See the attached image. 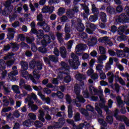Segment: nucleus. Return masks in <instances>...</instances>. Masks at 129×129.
<instances>
[{"label":"nucleus","instance_id":"nucleus-1","mask_svg":"<svg viewBox=\"0 0 129 129\" xmlns=\"http://www.w3.org/2000/svg\"><path fill=\"white\" fill-rule=\"evenodd\" d=\"M30 26L31 27V32L32 34L36 35L37 38V43L38 44H42L43 46L46 47L47 44L50 43V39L48 34L44 35V31L42 29L37 30L36 29V23L34 21H33L31 24Z\"/></svg>","mask_w":129,"mask_h":129},{"label":"nucleus","instance_id":"nucleus-2","mask_svg":"<svg viewBox=\"0 0 129 129\" xmlns=\"http://www.w3.org/2000/svg\"><path fill=\"white\" fill-rule=\"evenodd\" d=\"M124 12L125 13H122L116 19V22L117 24H126V23H129V7L126 6L124 9Z\"/></svg>","mask_w":129,"mask_h":129},{"label":"nucleus","instance_id":"nucleus-3","mask_svg":"<svg viewBox=\"0 0 129 129\" xmlns=\"http://www.w3.org/2000/svg\"><path fill=\"white\" fill-rule=\"evenodd\" d=\"M72 59L69 60L70 66L72 67L73 69L76 70L78 69L79 66H80V61H79V57L75 53H73L71 55Z\"/></svg>","mask_w":129,"mask_h":129},{"label":"nucleus","instance_id":"nucleus-4","mask_svg":"<svg viewBox=\"0 0 129 129\" xmlns=\"http://www.w3.org/2000/svg\"><path fill=\"white\" fill-rule=\"evenodd\" d=\"M5 8L2 11L3 16H9L13 12L14 7L12 6V2L11 1H7L5 5Z\"/></svg>","mask_w":129,"mask_h":129},{"label":"nucleus","instance_id":"nucleus-5","mask_svg":"<svg viewBox=\"0 0 129 129\" xmlns=\"http://www.w3.org/2000/svg\"><path fill=\"white\" fill-rule=\"evenodd\" d=\"M37 67L38 70H42L43 69V64L39 60H32L29 62V68L32 70Z\"/></svg>","mask_w":129,"mask_h":129},{"label":"nucleus","instance_id":"nucleus-6","mask_svg":"<svg viewBox=\"0 0 129 129\" xmlns=\"http://www.w3.org/2000/svg\"><path fill=\"white\" fill-rule=\"evenodd\" d=\"M116 98L117 106L118 107H121V109H120V112L122 114H125V113H126V109H125V107H123L124 103H123V101H122V100H121V97H120L119 96H118Z\"/></svg>","mask_w":129,"mask_h":129},{"label":"nucleus","instance_id":"nucleus-7","mask_svg":"<svg viewBox=\"0 0 129 129\" xmlns=\"http://www.w3.org/2000/svg\"><path fill=\"white\" fill-rule=\"evenodd\" d=\"M65 118L64 117L60 118L58 119V122H56L54 126H49L48 127V129H57L61 128L63 125L65 124Z\"/></svg>","mask_w":129,"mask_h":129},{"label":"nucleus","instance_id":"nucleus-8","mask_svg":"<svg viewBox=\"0 0 129 129\" xmlns=\"http://www.w3.org/2000/svg\"><path fill=\"white\" fill-rule=\"evenodd\" d=\"M79 12V7L77 6H75L72 10H68L67 12V16L69 19H73L74 18V15L78 14Z\"/></svg>","mask_w":129,"mask_h":129},{"label":"nucleus","instance_id":"nucleus-9","mask_svg":"<svg viewBox=\"0 0 129 129\" xmlns=\"http://www.w3.org/2000/svg\"><path fill=\"white\" fill-rule=\"evenodd\" d=\"M97 44V39L93 36H90L88 38V46L93 47Z\"/></svg>","mask_w":129,"mask_h":129},{"label":"nucleus","instance_id":"nucleus-10","mask_svg":"<svg viewBox=\"0 0 129 129\" xmlns=\"http://www.w3.org/2000/svg\"><path fill=\"white\" fill-rule=\"evenodd\" d=\"M7 39L9 41H13L14 38H15V34H16V31H15V28H10L8 30Z\"/></svg>","mask_w":129,"mask_h":129},{"label":"nucleus","instance_id":"nucleus-11","mask_svg":"<svg viewBox=\"0 0 129 129\" xmlns=\"http://www.w3.org/2000/svg\"><path fill=\"white\" fill-rule=\"evenodd\" d=\"M86 31L88 33V34H90V35H92L93 34V32L96 30V26L92 24H87V25L86 26Z\"/></svg>","mask_w":129,"mask_h":129},{"label":"nucleus","instance_id":"nucleus-12","mask_svg":"<svg viewBox=\"0 0 129 129\" xmlns=\"http://www.w3.org/2000/svg\"><path fill=\"white\" fill-rule=\"evenodd\" d=\"M76 29L77 31H78V32H83V31L85 30L84 24L82 23V20H81L80 19H78L77 21Z\"/></svg>","mask_w":129,"mask_h":129},{"label":"nucleus","instance_id":"nucleus-13","mask_svg":"<svg viewBox=\"0 0 129 129\" xmlns=\"http://www.w3.org/2000/svg\"><path fill=\"white\" fill-rule=\"evenodd\" d=\"M55 9V8L54 7H49V6H45L44 7L42 10V12L43 14H49V15H51L54 12V10Z\"/></svg>","mask_w":129,"mask_h":129},{"label":"nucleus","instance_id":"nucleus-14","mask_svg":"<svg viewBox=\"0 0 129 129\" xmlns=\"http://www.w3.org/2000/svg\"><path fill=\"white\" fill-rule=\"evenodd\" d=\"M60 65L61 66L62 70H66V71H68V72L64 71L62 72V73L63 74H66V75H68V74H69V70H68V68H69V66H68V64L64 61H61L60 63Z\"/></svg>","mask_w":129,"mask_h":129},{"label":"nucleus","instance_id":"nucleus-15","mask_svg":"<svg viewBox=\"0 0 129 129\" xmlns=\"http://www.w3.org/2000/svg\"><path fill=\"white\" fill-rule=\"evenodd\" d=\"M127 29V26H120L118 27L117 33L118 35H123L125 33V30Z\"/></svg>","mask_w":129,"mask_h":129},{"label":"nucleus","instance_id":"nucleus-16","mask_svg":"<svg viewBox=\"0 0 129 129\" xmlns=\"http://www.w3.org/2000/svg\"><path fill=\"white\" fill-rule=\"evenodd\" d=\"M39 115H38V119L40 121H42V122H45V121H46V119L44 118V116H45V111L39 110Z\"/></svg>","mask_w":129,"mask_h":129},{"label":"nucleus","instance_id":"nucleus-17","mask_svg":"<svg viewBox=\"0 0 129 129\" xmlns=\"http://www.w3.org/2000/svg\"><path fill=\"white\" fill-rule=\"evenodd\" d=\"M20 64L21 65V69L22 71H27V69H29V64L27 61L24 60H22L20 62Z\"/></svg>","mask_w":129,"mask_h":129},{"label":"nucleus","instance_id":"nucleus-18","mask_svg":"<svg viewBox=\"0 0 129 129\" xmlns=\"http://www.w3.org/2000/svg\"><path fill=\"white\" fill-rule=\"evenodd\" d=\"M116 52L119 53V54H123L124 56H126L127 54V57L129 55V48L128 47H125L123 50H116Z\"/></svg>","mask_w":129,"mask_h":129},{"label":"nucleus","instance_id":"nucleus-19","mask_svg":"<svg viewBox=\"0 0 129 129\" xmlns=\"http://www.w3.org/2000/svg\"><path fill=\"white\" fill-rule=\"evenodd\" d=\"M10 45L11 46V49L13 52H17V51L20 49V44L17 43L11 42Z\"/></svg>","mask_w":129,"mask_h":129},{"label":"nucleus","instance_id":"nucleus-20","mask_svg":"<svg viewBox=\"0 0 129 129\" xmlns=\"http://www.w3.org/2000/svg\"><path fill=\"white\" fill-rule=\"evenodd\" d=\"M106 12L109 15H115V9L111 6H108L106 8Z\"/></svg>","mask_w":129,"mask_h":129},{"label":"nucleus","instance_id":"nucleus-21","mask_svg":"<svg viewBox=\"0 0 129 129\" xmlns=\"http://www.w3.org/2000/svg\"><path fill=\"white\" fill-rule=\"evenodd\" d=\"M99 17L102 23H106V14H105L104 12H100L99 14Z\"/></svg>","mask_w":129,"mask_h":129},{"label":"nucleus","instance_id":"nucleus-22","mask_svg":"<svg viewBox=\"0 0 129 129\" xmlns=\"http://www.w3.org/2000/svg\"><path fill=\"white\" fill-rule=\"evenodd\" d=\"M60 53L61 57L65 59L67 56V50H66L65 47L60 48Z\"/></svg>","mask_w":129,"mask_h":129},{"label":"nucleus","instance_id":"nucleus-23","mask_svg":"<svg viewBox=\"0 0 129 129\" xmlns=\"http://www.w3.org/2000/svg\"><path fill=\"white\" fill-rule=\"evenodd\" d=\"M98 20V15L97 14H94L93 15H91L89 18V21L92 23H95Z\"/></svg>","mask_w":129,"mask_h":129},{"label":"nucleus","instance_id":"nucleus-24","mask_svg":"<svg viewBox=\"0 0 129 129\" xmlns=\"http://www.w3.org/2000/svg\"><path fill=\"white\" fill-rule=\"evenodd\" d=\"M37 44H38V45H42L43 46V47H40L38 48L39 52H40V53H42V54H45V53L47 52L48 50H47V48L45 47L46 46L43 45L42 43L39 44L38 43V41H37Z\"/></svg>","mask_w":129,"mask_h":129},{"label":"nucleus","instance_id":"nucleus-25","mask_svg":"<svg viewBox=\"0 0 129 129\" xmlns=\"http://www.w3.org/2000/svg\"><path fill=\"white\" fill-rule=\"evenodd\" d=\"M33 123H34V121H32L31 119H27L23 122V125H24V126H27V127L32 125Z\"/></svg>","mask_w":129,"mask_h":129},{"label":"nucleus","instance_id":"nucleus-26","mask_svg":"<svg viewBox=\"0 0 129 129\" xmlns=\"http://www.w3.org/2000/svg\"><path fill=\"white\" fill-rule=\"evenodd\" d=\"M76 79L82 84V85H84V82L83 80H85V78L83 76V75L78 74Z\"/></svg>","mask_w":129,"mask_h":129},{"label":"nucleus","instance_id":"nucleus-27","mask_svg":"<svg viewBox=\"0 0 129 129\" xmlns=\"http://www.w3.org/2000/svg\"><path fill=\"white\" fill-rule=\"evenodd\" d=\"M106 59H107V56L106 55H101L99 56L97 63H100V64H101L103 63L102 61H105Z\"/></svg>","mask_w":129,"mask_h":129},{"label":"nucleus","instance_id":"nucleus-28","mask_svg":"<svg viewBox=\"0 0 129 129\" xmlns=\"http://www.w3.org/2000/svg\"><path fill=\"white\" fill-rule=\"evenodd\" d=\"M56 38L59 43H62V42L64 41V40L63 39V33H60V32H57L56 33Z\"/></svg>","mask_w":129,"mask_h":129},{"label":"nucleus","instance_id":"nucleus-29","mask_svg":"<svg viewBox=\"0 0 129 129\" xmlns=\"http://www.w3.org/2000/svg\"><path fill=\"white\" fill-rule=\"evenodd\" d=\"M3 102L4 107L9 106V104H10V101H9L8 98L6 96H3Z\"/></svg>","mask_w":129,"mask_h":129},{"label":"nucleus","instance_id":"nucleus-30","mask_svg":"<svg viewBox=\"0 0 129 129\" xmlns=\"http://www.w3.org/2000/svg\"><path fill=\"white\" fill-rule=\"evenodd\" d=\"M106 121L107 123H109V124H112L113 122V117L111 115H107L106 117Z\"/></svg>","mask_w":129,"mask_h":129},{"label":"nucleus","instance_id":"nucleus-31","mask_svg":"<svg viewBox=\"0 0 129 129\" xmlns=\"http://www.w3.org/2000/svg\"><path fill=\"white\" fill-rule=\"evenodd\" d=\"M76 49L77 52H81L82 51H84V50H85V47L83 44H78L76 46Z\"/></svg>","mask_w":129,"mask_h":129},{"label":"nucleus","instance_id":"nucleus-32","mask_svg":"<svg viewBox=\"0 0 129 129\" xmlns=\"http://www.w3.org/2000/svg\"><path fill=\"white\" fill-rule=\"evenodd\" d=\"M6 62H5L3 59H0V70H1V71L5 70L6 68Z\"/></svg>","mask_w":129,"mask_h":129},{"label":"nucleus","instance_id":"nucleus-33","mask_svg":"<svg viewBox=\"0 0 129 129\" xmlns=\"http://www.w3.org/2000/svg\"><path fill=\"white\" fill-rule=\"evenodd\" d=\"M12 90L17 94H20L21 91H20V87L17 85H14L12 86Z\"/></svg>","mask_w":129,"mask_h":129},{"label":"nucleus","instance_id":"nucleus-34","mask_svg":"<svg viewBox=\"0 0 129 129\" xmlns=\"http://www.w3.org/2000/svg\"><path fill=\"white\" fill-rule=\"evenodd\" d=\"M5 116H6V118L8 120H14L15 119V117L13 116V114L11 112L9 113V114L6 113Z\"/></svg>","mask_w":129,"mask_h":129},{"label":"nucleus","instance_id":"nucleus-35","mask_svg":"<svg viewBox=\"0 0 129 129\" xmlns=\"http://www.w3.org/2000/svg\"><path fill=\"white\" fill-rule=\"evenodd\" d=\"M48 58L50 59V61L52 62H55V63L57 62L59 59L58 58V57L55 56L54 55H50L48 56Z\"/></svg>","mask_w":129,"mask_h":129},{"label":"nucleus","instance_id":"nucleus-36","mask_svg":"<svg viewBox=\"0 0 129 129\" xmlns=\"http://www.w3.org/2000/svg\"><path fill=\"white\" fill-rule=\"evenodd\" d=\"M42 122H42L41 120H36L35 122H33V123L34 124V125L36 126V127L40 128L42 127V126L43 125V124Z\"/></svg>","mask_w":129,"mask_h":129},{"label":"nucleus","instance_id":"nucleus-37","mask_svg":"<svg viewBox=\"0 0 129 129\" xmlns=\"http://www.w3.org/2000/svg\"><path fill=\"white\" fill-rule=\"evenodd\" d=\"M99 53L101 54V55H105V54H106V50H105V48L103 46H99Z\"/></svg>","mask_w":129,"mask_h":129},{"label":"nucleus","instance_id":"nucleus-38","mask_svg":"<svg viewBox=\"0 0 129 129\" xmlns=\"http://www.w3.org/2000/svg\"><path fill=\"white\" fill-rule=\"evenodd\" d=\"M34 41H35V38L33 36L30 37H26V42L27 44H30L31 45H32V44H34V43H33Z\"/></svg>","mask_w":129,"mask_h":129},{"label":"nucleus","instance_id":"nucleus-39","mask_svg":"<svg viewBox=\"0 0 129 129\" xmlns=\"http://www.w3.org/2000/svg\"><path fill=\"white\" fill-rule=\"evenodd\" d=\"M28 117L30 118V120H36L37 119V116L34 113H29L28 114Z\"/></svg>","mask_w":129,"mask_h":129},{"label":"nucleus","instance_id":"nucleus-40","mask_svg":"<svg viewBox=\"0 0 129 129\" xmlns=\"http://www.w3.org/2000/svg\"><path fill=\"white\" fill-rule=\"evenodd\" d=\"M19 40H20V41L24 42V41L26 40V37L25 36V35L24 34H20L19 35H18L17 37V40L19 41Z\"/></svg>","mask_w":129,"mask_h":129},{"label":"nucleus","instance_id":"nucleus-41","mask_svg":"<svg viewBox=\"0 0 129 129\" xmlns=\"http://www.w3.org/2000/svg\"><path fill=\"white\" fill-rule=\"evenodd\" d=\"M13 116L14 117V118H19L21 115V114H20V112L18 110H16L14 111V112L12 114Z\"/></svg>","mask_w":129,"mask_h":129},{"label":"nucleus","instance_id":"nucleus-42","mask_svg":"<svg viewBox=\"0 0 129 129\" xmlns=\"http://www.w3.org/2000/svg\"><path fill=\"white\" fill-rule=\"evenodd\" d=\"M66 100L68 104H71L72 99H71V96L69 94L66 95Z\"/></svg>","mask_w":129,"mask_h":129},{"label":"nucleus","instance_id":"nucleus-43","mask_svg":"<svg viewBox=\"0 0 129 129\" xmlns=\"http://www.w3.org/2000/svg\"><path fill=\"white\" fill-rule=\"evenodd\" d=\"M117 40L119 42H121V41H125V40H126V38H125V35L121 34L120 36L117 37Z\"/></svg>","mask_w":129,"mask_h":129},{"label":"nucleus","instance_id":"nucleus-44","mask_svg":"<svg viewBox=\"0 0 129 129\" xmlns=\"http://www.w3.org/2000/svg\"><path fill=\"white\" fill-rule=\"evenodd\" d=\"M77 98L78 99V101L81 103H84V102L86 101V100H85L82 96H79Z\"/></svg>","mask_w":129,"mask_h":129},{"label":"nucleus","instance_id":"nucleus-45","mask_svg":"<svg viewBox=\"0 0 129 129\" xmlns=\"http://www.w3.org/2000/svg\"><path fill=\"white\" fill-rule=\"evenodd\" d=\"M74 92L76 95H79L80 94V87L77 86H75Z\"/></svg>","mask_w":129,"mask_h":129},{"label":"nucleus","instance_id":"nucleus-46","mask_svg":"<svg viewBox=\"0 0 129 129\" xmlns=\"http://www.w3.org/2000/svg\"><path fill=\"white\" fill-rule=\"evenodd\" d=\"M56 117H64V116H66V115L65 114V112L64 111H59L56 113L55 115Z\"/></svg>","mask_w":129,"mask_h":129},{"label":"nucleus","instance_id":"nucleus-47","mask_svg":"<svg viewBox=\"0 0 129 129\" xmlns=\"http://www.w3.org/2000/svg\"><path fill=\"white\" fill-rule=\"evenodd\" d=\"M68 117L69 118H72V117L73 116V111H72V108H70V107L68 108Z\"/></svg>","mask_w":129,"mask_h":129},{"label":"nucleus","instance_id":"nucleus-48","mask_svg":"<svg viewBox=\"0 0 129 129\" xmlns=\"http://www.w3.org/2000/svg\"><path fill=\"white\" fill-rule=\"evenodd\" d=\"M127 119V117L124 116H120L117 117L116 120H119V121H123L124 122Z\"/></svg>","mask_w":129,"mask_h":129},{"label":"nucleus","instance_id":"nucleus-49","mask_svg":"<svg viewBox=\"0 0 129 129\" xmlns=\"http://www.w3.org/2000/svg\"><path fill=\"white\" fill-rule=\"evenodd\" d=\"M65 13V9L64 8L60 7L58 9L57 14L58 16H62Z\"/></svg>","mask_w":129,"mask_h":129},{"label":"nucleus","instance_id":"nucleus-50","mask_svg":"<svg viewBox=\"0 0 129 129\" xmlns=\"http://www.w3.org/2000/svg\"><path fill=\"white\" fill-rule=\"evenodd\" d=\"M18 18V15L16 13L13 14L12 15L9 16V19L11 22H13V21H15L16 19Z\"/></svg>","mask_w":129,"mask_h":129},{"label":"nucleus","instance_id":"nucleus-51","mask_svg":"<svg viewBox=\"0 0 129 129\" xmlns=\"http://www.w3.org/2000/svg\"><path fill=\"white\" fill-rule=\"evenodd\" d=\"M56 96H57L59 99H63V98H64V94L62 93V92L57 91L56 93Z\"/></svg>","mask_w":129,"mask_h":129},{"label":"nucleus","instance_id":"nucleus-52","mask_svg":"<svg viewBox=\"0 0 129 129\" xmlns=\"http://www.w3.org/2000/svg\"><path fill=\"white\" fill-rule=\"evenodd\" d=\"M63 81L66 83H69L71 81V77L70 75L66 76L63 79Z\"/></svg>","mask_w":129,"mask_h":129},{"label":"nucleus","instance_id":"nucleus-53","mask_svg":"<svg viewBox=\"0 0 129 129\" xmlns=\"http://www.w3.org/2000/svg\"><path fill=\"white\" fill-rule=\"evenodd\" d=\"M71 31V28H70V27H69V25L68 24H66L65 25L64 27V32L66 34H68L70 33V31Z\"/></svg>","mask_w":129,"mask_h":129},{"label":"nucleus","instance_id":"nucleus-54","mask_svg":"<svg viewBox=\"0 0 129 129\" xmlns=\"http://www.w3.org/2000/svg\"><path fill=\"white\" fill-rule=\"evenodd\" d=\"M95 109L96 111H97L98 114H99L100 115H101V114H102V109H101V108L99 107V106H95Z\"/></svg>","mask_w":129,"mask_h":129},{"label":"nucleus","instance_id":"nucleus-55","mask_svg":"<svg viewBox=\"0 0 129 129\" xmlns=\"http://www.w3.org/2000/svg\"><path fill=\"white\" fill-rule=\"evenodd\" d=\"M11 48V45L10 44H8L7 45H5L4 46L3 50L4 51L7 52V51H9Z\"/></svg>","mask_w":129,"mask_h":129},{"label":"nucleus","instance_id":"nucleus-56","mask_svg":"<svg viewBox=\"0 0 129 129\" xmlns=\"http://www.w3.org/2000/svg\"><path fill=\"white\" fill-rule=\"evenodd\" d=\"M67 122L69 123V124H71L73 125V127H75L76 126V124H75V123L74 122V120H71L70 119H67Z\"/></svg>","mask_w":129,"mask_h":129},{"label":"nucleus","instance_id":"nucleus-57","mask_svg":"<svg viewBox=\"0 0 129 129\" xmlns=\"http://www.w3.org/2000/svg\"><path fill=\"white\" fill-rule=\"evenodd\" d=\"M31 48L32 52H34V53L37 52V50H38V48H37V46H36V44L35 43H32L31 44Z\"/></svg>","mask_w":129,"mask_h":129},{"label":"nucleus","instance_id":"nucleus-58","mask_svg":"<svg viewBox=\"0 0 129 129\" xmlns=\"http://www.w3.org/2000/svg\"><path fill=\"white\" fill-rule=\"evenodd\" d=\"M19 74V72L18 71H12L9 74V76L10 77H13V76H16V75H18Z\"/></svg>","mask_w":129,"mask_h":129},{"label":"nucleus","instance_id":"nucleus-59","mask_svg":"<svg viewBox=\"0 0 129 129\" xmlns=\"http://www.w3.org/2000/svg\"><path fill=\"white\" fill-rule=\"evenodd\" d=\"M116 11L117 13H121L122 11H123V8H122V6L119 5L116 8Z\"/></svg>","mask_w":129,"mask_h":129},{"label":"nucleus","instance_id":"nucleus-60","mask_svg":"<svg viewBox=\"0 0 129 129\" xmlns=\"http://www.w3.org/2000/svg\"><path fill=\"white\" fill-rule=\"evenodd\" d=\"M47 24H46V21H39V22H38L37 23V26H39V27H42V28H44L46 25Z\"/></svg>","mask_w":129,"mask_h":129},{"label":"nucleus","instance_id":"nucleus-61","mask_svg":"<svg viewBox=\"0 0 129 129\" xmlns=\"http://www.w3.org/2000/svg\"><path fill=\"white\" fill-rule=\"evenodd\" d=\"M42 29L45 33H49L50 32V26L47 24L44 27H42Z\"/></svg>","mask_w":129,"mask_h":129},{"label":"nucleus","instance_id":"nucleus-62","mask_svg":"<svg viewBox=\"0 0 129 129\" xmlns=\"http://www.w3.org/2000/svg\"><path fill=\"white\" fill-rule=\"evenodd\" d=\"M75 121H79L80 120V113L77 112L74 116Z\"/></svg>","mask_w":129,"mask_h":129},{"label":"nucleus","instance_id":"nucleus-63","mask_svg":"<svg viewBox=\"0 0 129 129\" xmlns=\"http://www.w3.org/2000/svg\"><path fill=\"white\" fill-rule=\"evenodd\" d=\"M86 108L88 111H93L94 110V108L91 105H87Z\"/></svg>","mask_w":129,"mask_h":129},{"label":"nucleus","instance_id":"nucleus-64","mask_svg":"<svg viewBox=\"0 0 129 129\" xmlns=\"http://www.w3.org/2000/svg\"><path fill=\"white\" fill-rule=\"evenodd\" d=\"M92 13H98V9L95 7V4L92 5Z\"/></svg>","mask_w":129,"mask_h":129}]
</instances>
